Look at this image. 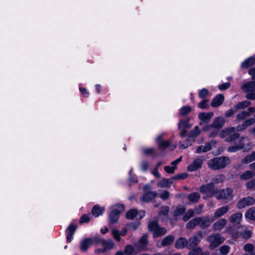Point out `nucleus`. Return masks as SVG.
<instances>
[{
    "label": "nucleus",
    "instance_id": "f257e3e1",
    "mask_svg": "<svg viewBox=\"0 0 255 255\" xmlns=\"http://www.w3.org/2000/svg\"><path fill=\"white\" fill-rule=\"evenodd\" d=\"M237 128L234 127H228L224 128L219 133L221 138L225 139V141L231 142L235 141V145L229 146L228 148V151L229 152H237L244 147L245 144L243 141L244 139L243 136H240L238 133L236 132Z\"/></svg>",
    "mask_w": 255,
    "mask_h": 255
},
{
    "label": "nucleus",
    "instance_id": "f03ea898",
    "mask_svg": "<svg viewBox=\"0 0 255 255\" xmlns=\"http://www.w3.org/2000/svg\"><path fill=\"white\" fill-rule=\"evenodd\" d=\"M230 163L229 158L226 156H220L213 158L209 160L208 165L213 170H219L225 168Z\"/></svg>",
    "mask_w": 255,
    "mask_h": 255
},
{
    "label": "nucleus",
    "instance_id": "7ed1b4c3",
    "mask_svg": "<svg viewBox=\"0 0 255 255\" xmlns=\"http://www.w3.org/2000/svg\"><path fill=\"white\" fill-rule=\"evenodd\" d=\"M233 190L230 188L225 189L218 190L216 194V198L218 200H223L226 203L229 202L232 199Z\"/></svg>",
    "mask_w": 255,
    "mask_h": 255
},
{
    "label": "nucleus",
    "instance_id": "20e7f679",
    "mask_svg": "<svg viewBox=\"0 0 255 255\" xmlns=\"http://www.w3.org/2000/svg\"><path fill=\"white\" fill-rule=\"evenodd\" d=\"M148 229L150 231L153 232L154 238L162 236L166 233V230L164 228L160 227L158 222L156 221L151 222L148 224Z\"/></svg>",
    "mask_w": 255,
    "mask_h": 255
},
{
    "label": "nucleus",
    "instance_id": "39448f33",
    "mask_svg": "<svg viewBox=\"0 0 255 255\" xmlns=\"http://www.w3.org/2000/svg\"><path fill=\"white\" fill-rule=\"evenodd\" d=\"M207 240L210 244V249L213 250L222 244L224 241V239L221 237L220 234L215 233L209 236Z\"/></svg>",
    "mask_w": 255,
    "mask_h": 255
},
{
    "label": "nucleus",
    "instance_id": "423d86ee",
    "mask_svg": "<svg viewBox=\"0 0 255 255\" xmlns=\"http://www.w3.org/2000/svg\"><path fill=\"white\" fill-rule=\"evenodd\" d=\"M225 123V120L224 118L218 117L214 120L212 124L205 126L203 128V130L207 131L212 128H218L220 129L223 127Z\"/></svg>",
    "mask_w": 255,
    "mask_h": 255
},
{
    "label": "nucleus",
    "instance_id": "0eeeda50",
    "mask_svg": "<svg viewBox=\"0 0 255 255\" xmlns=\"http://www.w3.org/2000/svg\"><path fill=\"white\" fill-rule=\"evenodd\" d=\"M255 203V199L251 196H247L240 200L236 205L238 209H241L245 208L247 206L253 205Z\"/></svg>",
    "mask_w": 255,
    "mask_h": 255
},
{
    "label": "nucleus",
    "instance_id": "6e6552de",
    "mask_svg": "<svg viewBox=\"0 0 255 255\" xmlns=\"http://www.w3.org/2000/svg\"><path fill=\"white\" fill-rule=\"evenodd\" d=\"M200 191L202 193L209 194V197H212L213 195H216L217 189H215L214 183L211 182L205 185H203L200 187Z\"/></svg>",
    "mask_w": 255,
    "mask_h": 255
},
{
    "label": "nucleus",
    "instance_id": "1a4fd4ad",
    "mask_svg": "<svg viewBox=\"0 0 255 255\" xmlns=\"http://www.w3.org/2000/svg\"><path fill=\"white\" fill-rule=\"evenodd\" d=\"M145 216V212L140 211L138 212L135 209H131L128 211L126 214V218L128 219H133L136 217L137 219L140 220Z\"/></svg>",
    "mask_w": 255,
    "mask_h": 255
},
{
    "label": "nucleus",
    "instance_id": "9d476101",
    "mask_svg": "<svg viewBox=\"0 0 255 255\" xmlns=\"http://www.w3.org/2000/svg\"><path fill=\"white\" fill-rule=\"evenodd\" d=\"M162 134L159 135L156 138L158 146L160 148L169 147L171 150L174 149L176 147V144H171L169 140H161L162 138Z\"/></svg>",
    "mask_w": 255,
    "mask_h": 255
},
{
    "label": "nucleus",
    "instance_id": "9b49d317",
    "mask_svg": "<svg viewBox=\"0 0 255 255\" xmlns=\"http://www.w3.org/2000/svg\"><path fill=\"white\" fill-rule=\"evenodd\" d=\"M197 219L198 222H199L198 225L203 229L209 227L211 223L214 221V219L213 218H211L209 216L198 217Z\"/></svg>",
    "mask_w": 255,
    "mask_h": 255
},
{
    "label": "nucleus",
    "instance_id": "f8f14e48",
    "mask_svg": "<svg viewBox=\"0 0 255 255\" xmlns=\"http://www.w3.org/2000/svg\"><path fill=\"white\" fill-rule=\"evenodd\" d=\"M204 159L202 157H198L195 159L193 162L188 166V170L189 171H194L200 168L203 163Z\"/></svg>",
    "mask_w": 255,
    "mask_h": 255
},
{
    "label": "nucleus",
    "instance_id": "ddd939ff",
    "mask_svg": "<svg viewBox=\"0 0 255 255\" xmlns=\"http://www.w3.org/2000/svg\"><path fill=\"white\" fill-rule=\"evenodd\" d=\"M174 240V237L172 235H168L165 237L160 243H158L157 247L161 248L171 245Z\"/></svg>",
    "mask_w": 255,
    "mask_h": 255
},
{
    "label": "nucleus",
    "instance_id": "4468645a",
    "mask_svg": "<svg viewBox=\"0 0 255 255\" xmlns=\"http://www.w3.org/2000/svg\"><path fill=\"white\" fill-rule=\"evenodd\" d=\"M230 210V207L228 205L222 206L216 210L214 214V219L219 218L225 215Z\"/></svg>",
    "mask_w": 255,
    "mask_h": 255
},
{
    "label": "nucleus",
    "instance_id": "2eb2a0df",
    "mask_svg": "<svg viewBox=\"0 0 255 255\" xmlns=\"http://www.w3.org/2000/svg\"><path fill=\"white\" fill-rule=\"evenodd\" d=\"M215 144L216 141L214 140H211L209 142H207L204 145L198 146L196 149V152L199 153L209 151L212 148V145H214Z\"/></svg>",
    "mask_w": 255,
    "mask_h": 255
},
{
    "label": "nucleus",
    "instance_id": "dca6fc26",
    "mask_svg": "<svg viewBox=\"0 0 255 255\" xmlns=\"http://www.w3.org/2000/svg\"><path fill=\"white\" fill-rule=\"evenodd\" d=\"M227 224V220L222 218L216 221L212 226V229L215 231H220L223 229Z\"/></svg>",
    "mask_w": 255,
    "mask_h": 255
},
{
    "label": "nucleus",
    "instance_id": "f3484780",
    "mask_svg": "<svg viewBox=\"0 0 255 255\" xmlns=\"http://www.w3.org/2000/svg\"><path fill=\"white\" fill-rule=\"evenodd\" d=\"M157 196V193L154 191L145 193L140 198L142 202H149Z\"/></svg>",
    "mask_w": 255,
    "mask_h": 255
},
{
    "label": "nucleus",
    "instance_id": "a211bd4d",
    "mask_svg": "<svg viewBox=\"0 0 255 255\" xmlns=\"http://www.w3.org/2000/svg\"><path fill=\"white\" fill-rule=\"evenodd\" d=\"M77 228V226L73 224H70L69 227L67 228L66 232H67V241L68 243L71 242L73 239V235L74 234Z\"/></svg>",
    "mask_w": 255,
    "mask_h": 255
},
{
    "label": "nucleus",
    "instance_id": "6ab92c4d",
    "mask_svg": "<svg viewBox=\"0 0 255 255\" xmlns=\"http://www.w3.org/2000/svg\"><path fill=\"white\" fill-rule=\"evenodd\" d=\"M242 89L246 93L255 92V81H250L242 86Z\"/></svg>",
    "mask_w": 255,
    "mask_h": 255
},
{
    "label": "nucleus",
    "instance_id": "aec40b11",
    "mask_svg": "<svg viewBox=\"0 0 255 255\" xmlns=\"http://www.w3.org/2000/svg\"><path fill=\"white\" fill-rule=\"evenodd\" d=\"M243 218V215L240 212L232 214L229 218V221L234 224H240Z\"/></svg>",
    "mask_w": 255,
    "mask_h": 255
},
{
    "label": "nucleus",
    "instance_id": "412c9836",
    "mask_svg": "<svg viewBox=\"0 0 255 255\" xmlns=\"http://www.w3.org/2000/svg\"><path fill=\"white\" fill-rule=\"evenodd\" d=\"M224 101V96L222 94H219L211 101V105L212 107H217L222 104Z\"/></svg>",
    "mask_w": 255,
    "mask_h": 255
},
{
    "label": "nucleus",
    "instance_id": "4be33fe9",
    "mask_svg": "<svg viewBox=\"0 0 255 255\" xmlns=\"http://www.w3.org/2000/svg\"><path fill=\"white\" fill-rule=\"evenodd\" d=\"M214 113L211 112L199 113L198 117L204 123L209 122L213 117Z\"/></svg>",
    "mask_w": 255,
    "mask_h": 255
},
{
    "label": "nucleus",
    "instance_id": "5701e85b",
    "mask_svg": "<svg viewBox=\"0 0 255 255\" xmlns=\"http://www.w3.org/2000/svg\"><path fill=\"white\" fill-rule=\"evenodd\" d=\"M172 178L171 179L163 178L157 182V185L160 188H169L172 184Z\"/></svg>",
    "mask_w": 255,
    "mask_h": 255
},
{
    "label": "nucleus",
    "instance_id": "b1692460",
    "mask_svg": "<svg viewBox=\"0 0 255 255\" xmlns=\"http://www.w3.org/2000/svg\"><path fill=\"white\" fill-rule=\"evenodd\" d=\"M92 244V238H86L81 241L80 243V249L82 251L85 252Z\"/></svg>",
    "mask_w": 255,
    "mask_h": 255
},
{
    "label": "nucleus",
    "instance_id": "393cba45",
    "mask_svg": "<svg viewBox=\"0 0 255 255\" xmlns=\"http://www.w3.org/2000/svg\"><path fill=\"white\" fill-rule=\"evenodd\" d=\"M199 242L200 240L197 236L192 237L187 241V248L191 249L196 247Z\"/></svg>",
    "mask_w": 255,
    "mask_h": 255
},
{
    "label": "nucleus",
    "instance_id": "a878e982",
    "mask_svg": "<svg viewBox=\"0 0 255 255\" xmlns=\"http://www.w3.org/2000/svg\"><path fill=\"white\" fill-rule=\"evenodd\" d=\"M255 123V118H251L248 120H246L242 126H238L237 127L238 131L243 130L246 129L248 127H249Z\"/></svg>",
    "mask_w": 255,
    "mask_h": 255
},
{
    "label": "nucleus",
    "instance_id": "bb28decb",
    "mask_svg": "<svg viewBox=\"0 0 255 255\" xmlns=\"http://www.w3.org/2000/svg\"><path fill=\"white\" fill-rule=\"evenodd\" d=\"M255 176V172L253 171H246L240 175V178L242 180H247L252 179Z\"/></svg>",
    "mask_w": 255,
    "mask_h": 255
},
{
    "label": "nucleus",
    "instance_id": "cd10ccee",
    "mask_svg": "<svg viewBox=\"0 0 255 255\" xmlns=\"http://www.w3.org/2000/svg\"><path fill=\"white\" fill-rule=\"evenodd\" d=\"M175 247L179 249H183L184 247L187 248V240L185 238H180L176 241Z\"/></svg>",
    "mask_w": 255,
    "mask_h": 255
},
{
    "label": "nucleus",
    "instance_id": "c85d7f7f",
    "mask_svg": "<svg viewBox=\"0 0 255 255\" xmlns=\"http://www.w3.org/2000/svg\"><path fill=\"white\" fill-rule=\"evenodd\" d=\"M147 244H148L147 235L146 234H144L141 237L140 241L136 245V246H139V249L140 250H142L146 247Z\"/></svg>",
    "mask_w": 255,
    "mask_h": 255
},
{
    "label": "nucleus",
    "instance_id": "c756f323",
    "mask_svg": "<svg viewBox=\"0 0 255 255\" xmlns=\"http://www.w3.org/2000/svg\"><path fill=\"white\" fill-rule=\"evenodd\" d=\"M102 246L104 248V250L103 252H105L106 250H111L114 248L115 244L114 242L111 239L108 240H104V241H103Z\"/></svg>",
    "mask_w": 255,
    "mask_h": 255
},
{
    "label": "nucleus",
    "instance_id": "7c9ffc66",
    "mask_svg": "<svg viewBox=\"0 0 255 255\" xmlns=\"http://www.w3.org/2000/svg\"><path fill=\"white\" fill-rule=\"evenodd\" d=\"M245 217L250 220H255V207L249 208L245 214Z\"/></svg>",
    "mask_w": 255,
    "mask_h": 255
},
{
    "label": "nucleus",
    "instance_id": "2f4dec72",
    "mask_svg": "<svg viewBox=\"0 0 255 255\" xmlns=\"http://www.w3.org/2000/svg\"><path fill=\"white\" fill-rule=\"evenodd\" d=\"M200 198V195L197 192H193L188 196V200L192 203L197 202Z\"/></svg>",
    "mask_w": 255,
    "mask_h": 255
},
{
    "label": "nucleus",
    "instance_id": "473e14b6",
    "mask_svg": "<svg viewBox=\"0 0 255 255\" xmlns=\"http://www.w3.org/2000/svg\"><path fill=\"white\" fill-rule=\"evenodd\" d=\"M255 62V59L253 57H251L247 60L244 61L241 65L242 68H248L252 66Z\"/></svg>",
    "mask_w": 255,
    "mask_h": 255
},
{
    "label": "nucleus",
    "instance_id": "72a5a7b5",
    "mask_svg": "<svg viewBox=\"0 0 255 255\" xmlns=\"http://www.w3.org/2000/svg\"><path fill=\"white\" fill-rule=\"evenodd\" d=\"M115 212V211H111L109 215V221L111 224L116 223L119 219L120 214Z\"/></svg>",
    "mask_w": 255,
    "mask_h": 255
},
{
    "label": "nucleus",
    "instance_id": "f704fd0d",
    "mask_svg": "<svg viewBox=\"0 0 255 255\" xmlns=\"http://www.w3.org/2000/svg\"><path fill=\"white\" fill-rule=\"evenodd\" d=\"M103 209L99 205L95 206L92 210V214L95 217L102 215Z\"/></svg>",
    "mask_w": 255,
    "mask_h": 255
},
{
    "label": "nucleus",
    "instance_id": "c9c22d12",
    "mask_svg": "<svg viewBox=\"0 0 255 255\" xmlns=\"http://www.w3.org/2000/svg\"><path fill=\"white\" fill-rule=\"evenodd\" d=\"M255 160V151L253 152L251 154L247 155L242 160L244 163H250Z\"/></svg>",
    "mask_w": 255,
    "mask_h": 255
},
{
    "label": "nucleus",
    "instance_id": "e433bc0d",
    "mask_svg": "<svg viewBox=\"0 0 255 255\" xmlns=\"http://www.w3.org/2000/svg\"><path fill=\"white\" fill-rule=\"evenodd\" d=\"M125 210L124 205L122 204H116L111 208V211H115L116 213L120 214V213Z\"/></svg>",
    "mask_w": 255,
    "mask_h": 255
},
{
    "label": "nucleus",
    "instance_id": "4c0bfd02",
    "mask_svg": "<svg viewBox=\"0 0 255 255\" xmlns=\"http://www.w3.org/2000/svg\"><path fill=\"white\" fill-rule=\"evenodd\" d=\"M191 125L189 123V120L187 119L185 120L180 121L178 124V128L179 129L183 128H189L191 127Z\"/></svg>",
    "mask_w": 255,
    "mask_h": 255
},
{
    "label": "nucleus",
    "instance_id": "58836bf2",
    "mask_svg": "<svg viewBox=\"0 0 255 255\" xmlns=\"http://www.w3.org/2000/svg\"><path fill=\"white\" fill-rule=\"evenodd\" d=\"M199 222H198L197 218H194L186 224V228L188 229L194 228L196 226L198 225Z\"/></svg>",
    "mask_w": 255,
    "mask_h": 255
},
{
    "label": "nucleus",
    "instance_id": "ea45409f",
    "mask_svg": "<svg viewBox=\"0 0 255 255\" xmlns=\"http://www.w3.org/2000/svg\"><path fill=\"white\" fill-rule=\"evenodd\" d=\"M251 103L248 101H245L239 102L235 106V108L238 109H243L251 105Z\"/></svg>",
    "mask_w": 255,
    "mask_h": 255
},
{
    "label": "nucleus",
    "instance_id": "a19ab883",
    "mask_svg": "<svg viewBox=\"0 0 255 255\" xmlns=\"http://www.w3.org/2000/svg\"><path fill=\"white\" fill-rule=\"evenodd\" d=\"M186 210V208L182 206L178 207L174 212V216L178 217L183 214Z\"/></svg>",
    "mask_w": 255,
    "mask_h": 255
},
{
    "label": "nucleus",
    "instance_id": "79ce46f5",
    "mask_svg": "<svg viewBox=\"0 0 255 255\" xmlns=\"http://www.w3.org/2000/svg\"><path fill=\"white\" fill-rule=\"evenodd\" d=\"M194 215V211L192 209H190L185 214L183 217V219L184 221H187L191 217H193Z\"/></svg>",
    "mask_w": 255,
    "mask_h": 255
},
{
    "label": "nucleus",
    "instance_id": "37998d69",
    "mask_svg": "<svg viewBox=\"0 0 255 255\" xmlns=\"http://www.w3.org/2000/svg\"><path fill=\"white\" fill-rule=\"evenodd\" d=\"M252 234V232L251 230L249 229H246L241 233L240 236L242 238L247 240L249 239L251 237Z\"/></svg>",
    "mask_w": 255,
    "mask_h": 255
},
{
    "label": "nucleus",
    "instance_id": "c03bdc74",
    "mask_svg": "<svg viewBox=\"0 0 255 255\" xmlns=\"http://www.w3.org/2000/svg\"><path fill=\"white\" fill-rule=\"evenodd\" d=\"M246 186L248 190H255V178L247 182Z\"/></svg>",
    "mask_w": 255,
    "mask_h": 255
},
{
    "label": "nucleus",
    "instance_id": "a18cd8bd",
    "mask_svg": "<svg viewBox=\"0 0 255 255\" xmlns=\"http://www.w3.org/2000/svg\"><path fill=\"white\" fill-rule=\"evenodd\" d=\"M225 180V177L222 175H218L215 178L212 179V183H214V185L215 184H218L223 182Z\"/></svg>",
    "mask_w": 255,
    "mask_h": 255
},
{
    "label": "nucleus",
    "instance_id": "49530a36",
    "mask_svg": "<svg viewBox=\"0 0 255 255\" xmlns=\"http://www.w3.org/2000/svg\"><path fill=\"white\" fill-rule=\"evenodd\" d=\"M249 117V114L245 111H242L237 115V119L238 121L244 120L247 117Z\"/></svg>",
    "mask_w": 255,
    "mask_h": 255
},
{
    "label": "nucleus",
    "instance_id": "de8ad7c7",
    "mask_svg": "<svg viewBox=\"0 0 255 255\" xmlns=\"http://www.w3.org/2000/svg\"><path fill=\"white\" fill-rule=\"evenodd\" d=\"M201 130H200L198 126H195L194 129L191 131L190 136L191 137H195L200 133Z\"/></svg>",
    "mask_w": 255,
    "mask_h": 255
},
{
    "label": "nucleus",
    "instance_id": "09e8293b",
    "mask_svg": "<svg viewBox=\"0 0 255 255\" xmlns=\"http://www.w3.org/2000/svg\"><path fill=\"white\" fill-rule=\"evenodd\" d=\"M191 108L189 106H184L180 110V114L185 116L190 112Z\"/></svg>",
    "mask_w": 255,
    "mask_h": 255
},
{
    "label": "nucleus",
    "instance_id": "8fccbe9b",
    "mask_svg": "<svg viewBox=\"0 0 255 255\" xmlns=\"http://www.w3.org/2000/svg\"><path fill=\"white\" fill-rule=\"evenodd\" d=\"M92 244H96V245L103 244V241H104V239L101 238L99 237H95L92 239Z\"/></svg>",
    "mask_w": 255,
    "mask_h": 255
},
{
    "label": "nucleus",
    "instance_id": "3c124183",
    "mask_svg": "<svg viewBox=\"0 0 255 255\" xmlns=\"http://www.w3.org/2000/svg\"><path fill=\"white\" fill-rule=\"evenodd\" d=\"M169 211V208L168 206L163 207L161 208L160 211L159 213L160 216L163 215L167 216Z\"/></svg>",
    "mask_w": 255,
    "mask_h": 255
},
{
    "label": "nucleus",
    "instance_id": "603ef678",
    "mask_svg": "<svg viewBox=\"0 0 255 255\" xmlns=\"http://www.w3.org/2000/svg\"><path fill=\"white\" fill-rule=\"evenodd\" d=\"M210 133L209 134L210 137H214L217 135L220 130V129L218 128H212L209 129ZM209 131V130H208Z\"/></svg>",
    "mask_w": 255,
    "mask_h": 255
},
{
    "label": "nucleus",
    "instance_id": "864d4df0",
    "mask_svg": "<svg viewBox=\"0 0 255 255\" xmlns=\"http://www.w3.org/2000/svg\"><path fill=\"white\" fill-rule=\"evenodd\" d=\"M170 193L167 190H163L159 195V197L163 200H167L169 197Z\"/></svg>",
    "mask_w": 255,
    "mask_h": 255
},
{
    "label": "nucleus",
    "instance_id": "5fc2aeb1",
    "mask_svg": "<svg viewBox=\"0 0 255 255\" xmlns=\"http://www.w3.org/2000/svg\"><path fill=\"white\" fill-rule=\"evenodd\" d=\"M244 249L246 252L252 253L255 249V247L252 244L248 243L245 245Z\"/></svg>",
    "mask_w": 255,
    "mask_h": 255
},
{
    "label": "nucleus",
    "instance_id": "6e6d98bb",
    "mask_svg": "<svg viewBox=\"0 0 255 255\" xmlns=\"http://www.w3.org/2000/svg\"><path fill=\"white\" fill-rule=\"evenodd\" d=\"M190 145H191V142L190 139L188 138L183 142H181L179 146L180 148H186Z\"/></svg>",
    "mask_w": 255,
    "mask_h": 255
},
{
    "label": "nucleus",
    "instance_id": "4d7b16f0",
    "mask_svg": "<svg viewBox=\"0 0 255 255\" xmlns=\"http://www.w3.org/2000/svg\"><path fill=\"white\" fill-rule=\"evenodd\" d=\"M133 252V247L131 245H128L125 247L124 253L126 255H131Z\"/></svg>",
    "mask_w": 255,
    "mask_h": 255
},
{
    "label": "nucleus",
    "instance_id": "13d9d810",
    "mask_svg": "<svg viewBox=\"0 0 255 255\" xmlns=\"http://www.w3.org/2000/svg\"><path fill=\"white\" fill-rule=\"evenodd\" d=\"M220 250L223 255H226L229 252L230 247L228 246L224 245L220 248Z\"/></svg>",
    "mask_w": 255,
    "mask_h": 255
},
{
    "label": "nucleus",
    "instance_id": "bf43d9fd",
    "mask_svg": "<svg viewBox=\"0 0 255 255\" xmlns=\"http://www.w3.org/2000/svg\"><path fill=\"white\" fill-rule=\"evenodd\" d=\"M112 234L113 237L116 241H120L121 240V237H120L121 234L120 233V232L118 230H113Z\"/></svg>",
    "mask_w": 255,
    "mask_h": 255
},
{
    "label": "nucleus",
    "instance_id": "052dcab7",
    "mask_svg": "<svg viewBox=\"0 0 255 255\" xmlns=\"http://www.w3.org/2000/svg\"><path fill=\"white\" fill-rule=\"evenodd\" d=\"M188 176V174L186 173H183L182 174H178L172 177L173 180H180V179H184L186 178Z\"/></svg>",
    "mask_w": 255,
    "mask_h": 255
},
{
    "label": "nucleus",
    "instance_id": "680f3d73",
    "mask_svg": "<svg viewBox=\"0 0 255 255\" xmlns=\"http://www.w3.org/2000/svg\"><path fill=\"white\" fill-rule=\"evenodd\" d=\"M208 94V90L205 88H203L199 91V97L201 98H205Z\"/></svg>",
    "mask_w": 255,
    "mask_h": 255
},
{
    "label": "nucleus",
    "instance_id": "e2e57ef3",
    "mask_svg": "<svg viewBox=\"0 0 255 255\" xmlns=\"http://www.w3.org/2000/svg\"><path fill=\"white\" fill-rule=\"evenodd\" d=\"M149 166V164L147 161H143L140 163L141 169L143 171H146Z\"/></svg>",
    "mask_w": 255,
    "mask_h": 255
},
{
    "label": "nucleus",
    "instance_id": "0e129e2a",
    "mask_svg": "<svg viewBox=\"0 0 255 255\" xmlns=\"http://www.w3.org/2000/svg\"><path fill=\"white\" fill-rule=\"evenodd\" d=\"M164 169L166 172L170 174L174 173L175 170V167H173L171 165L170 166H164Z\"/></svg>",
    "mask_w": 255,
    "mask_h": 255
},
{
    "label": "nucleus",
    "instance_id": "69168bd1",
    "mask_svg": "<svg viewBox=\"0 0 255 255\" xmlns=\"http://www.w3.org/2000/svg\"><path fill=\"white\" fill-rule=\"evenodd\" d=\"M202 251L200 247H197L193 249L189 252V255H198Z\"/></svg>",
    "mask_w": 255,
    "mask_h": 255
},
{
    "label": "nucleus",
    "instance_id": "338daca9",
    "mask_svg": "<svg viewBox=\"0 0 255 255\" xmlns=\"http://www.w3.org/2000/svg\"><path fill=\"white\" fill-rule=\"evenodd\" d=\"M143 152L145 154L150 155L154 153V148L152 147L143 149Z\"/></svg>",
    "mask_w": 255,
    "mask_h": 255
},
{
    "label": "nucleus",
    "instance_id": "774afa93",
    "mask_svg": "<svg viewBox=\"0 0 255 255\" xmlns=\"http://www.w3.org/2000/svg\"><path fill=\"white\" fill-rule=\"evenodd\" d=\"M198 106L201 109H207L209 107L208 101L207 100H203L199 104Z\"/></svg>",
    "mask_w": 255,
    "mask_h": 255
}]
</instances>
